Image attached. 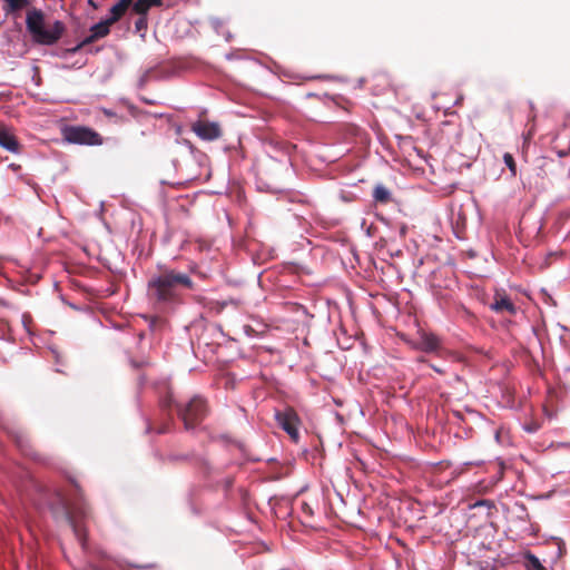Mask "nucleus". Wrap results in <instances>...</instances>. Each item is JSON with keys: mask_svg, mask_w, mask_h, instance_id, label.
<instances>
[{"mask_svg": "<svg viewBox=\"0 0 570 570\" xmlns=\"http://www.w3.org/2000/svg\"><path fill=\"white\" fill-rule=\"evenodd\" d=\"M229 38H230V35H229V33H227V35H226V40L228 41V40H229Z\"/></svg>", "mask_w": 570, "mask_h": 570, "instance_id": "nucleus-26", "label": "nucleus"}, {"mask_svg": "<svg viewBox=\"0 0 570 570\" xmlns=\"http://www.w3.org/2000/svg\"><path fill=\"white\" fill-rule=\"evenodd\" d=\"M161 0H137L134 3V11L138 14H147L148 10L154 6H160Z\"/></svg>", "mask_w": 570, "mask_h": 570, "instance_id": "nucleus-12", "label": "nucleus"}, {"mask_svg": "<svg viewBox=\"0 0 570 570\" xmlns=\"http://www.w3.org/2000/svg\"><path fill=\"white\" fill-rule=\"evenodd\" d=\"M77 515H85V512L78 509L75 504L67 508V520L71 527L76 538L80 542L83 549H86V534L85 529L77 521Z\"/></svg>", "mask_w": 570, "mask_h": 570, "instance_id": "nucleus-8", "label": "nucleus"}, {"mask_svg": "<svg viewBox=\"0 0 570 570\" xmlns=\"http://www.w3.org/2000/svg\"><path fill=\"white\" fill-rule=\"evenodd\" d=\"M126 9L122 8V3H115L110 10L108 16L106 17L109 22H116L118 19L121 18V16L125 13Z\"/></svg>", "mask_w": 570, "mask_h": 570, "instance_id": "nucleus-14", "label": "nucleus"}, {"mask_svg": "<svg viewBox=\"0 0 570 570\" xmlns=\"http://www.w3.org/2000/svg\"><path fill=\"white\" fill-rule=\"evenodd\" d=\"M435 372L438 373H442L443 371L434 365L431 366Z\"/></svg>", "mask_w": 570, "mask_h": 570, "instance_id": "nucleus-23", "label": "nucleus"}, {"mask_svg": "<svg viewBox=\"0 0 570 570\" xmlns=\"http://www.w3.org/2000/svg\"><path fill=\"white\" fill-rule=\"evenodd\" d=\"M474 507H488L492 508L493 503L490 500H479L474 503Z\"/></svg>", "mask_w": 570, "mask_h": 570, "instance_id": "nucleus-21", "label": "nucleus"}, {"mask_svg": "<svg viewBox=\"0 0 570 570\" xmlns=\"http://www.w3.org/2000/svg\"><path fill=\"white\" fill-rule=\"evenodd\" d=\"M193 288L194 282L188 274L170 267H160L147 284L149 299L163 306L177 303L183 289Z\"/></svg>", "mask_w": 570, "mask_h": 570, "instance_id": "nucleus-1", "label": "nucleus"}, {"mask_svg": "<svg viewBox=\"0 0 570 570\" xmlns=\"http://www.w3.org/2000/svg\"><path fill=\"white\" fill-rule=\"evenodd\" d=\"M275 420L279 428H282L294 441L299 438L298 432V416L292 409L275 412Z\"/></svg>", "mask_w": 570, "mask_h": 570, "instance_id": "nucleus-5", "label": "nucleus"}, {"mask_svg": "<svg viewBox=\"0 0 570 570\" xmlns=\"http://www.w3.org/2000/svg\"><path fill=\"white\" fill-rule=\"evenodd\" d=\"M490 570H497V569L492 568V569H490Z\"/></svg>", "mask_w": 570, "mask_h": 570, "instance_id": "nucleus-27", "label": "nucleus"}, {"mask_svg": "<svg viewBox=\"0 0 570 570\" xmlns=\"http://www.w3.org/2000/svg\"><path fill=\"white\" fill-rule=\"evenodd\" d=\"M503 161L505 166L509 168L512 176H517V164L514 161V158L511 154L505 153L503 155Z\"/></svg>", "mask_w": 570, "mask_h": 570, "instance_id": "nucleus-17", "label": "nucleus"}, {"mask_svg": "<svg viewBox=\"0 0 570 570\" xmlns=\"http://www.w3.org/2000/svg\"><path fill=\"white\" fill-rule=\"evenodd\" d=\"M7 7L6 11L14 12L28 4V0H4Z\"/></svg>", "mask_w": 570, "mask_h": 570, "instance_id": "nucleus-15", "label": "nucleus"}, {"mask_svg": "<svg viewBox=\"0 0 570 570\" xmlns=\"http://www.w3.org/2000/svg\"><path fill=\"white\" fill-rule=\"evenodd\" d=\"M490 308L494 312H503V311H507L509 312L510 314H515V306L514 304L505 296L503 297H500L498 299H495L491 305H490Z\"/></svg>", "mask_w": 570, "mask_h": 570, "instance_id": "nucleus-11", "label": "nucleus"}, {"mask_svg": "<svg viewBox=\"0 0 570 570\" xmlns=\"http://www.w3.org/2000/svg\"><path fill=\"white\" fill-rule=\"evenodd\" d=\"M112 24V22H109L107 18L102 19L101 21L97 22L90 28V35L87 36L78 46L72 48L71 52H77L80 48L83 46L91 43L96 41L97 39H100L109 33V28Z\"/></svg>", "mask_w": 570, "mask_h": 570, "instance_id": "nucleus-6", "label": "nucleus"}, {"mask_svg": "<svg viewBox=\"0 0 570 570\" xmlns=\"http://www.w3.org/2000/svg\"><path fill=\"white\" fill-rule=\"evenodd\" d=\"M174 403H175V401L173 400V397L171 396H167L166 399H164L161 401V407L164 410H166V409L170 407Z\"/></svg>", "mask_w": 570, "mask_h": 570, "instance_id": "nucleus-20", "label": "nucleus"}, {"mask_svg": "<svg viewBox=\"0 0 570 570\" xmlns=\"http://www.w3.org/2000/svg\"><path fill=\"white\" fill-rule=\"evenodd\" d=\"M26 28L36 45L52 46L62 37L66 27L60 20L47 22L40 9L32 8L26 16Z\"/></svg>", "mask_w": 570, "mask_h": 570, "instance_id": "nucleus-2", "label": "nucleus"}, {"mask_svg": "<svg viewBox=\"0 0 570 570\" xmlns=\"http://www.w3.org/2000/svg\"><path fill=\"white\" fill-rule=\"evenodd\" d=\"M391 191L382 184H379L374 187L373 198L376 203H387L391 200Z\"/></svg>", "mask_w": 570, "mask_h": 570, "instance_id": "nucleus-13", "label": "nucleus"}, {"mask_svg": "<svg viewBox=\"0 0 570 570\" xmlns=\"http://www.w3.org/2000/svg\"><path fill=\"white\" fill-rule=\"evenodd\" d=\"M193 131L203 140H215L220 136V128L216 122L196 121L191 126Z\"/></svg>", "mask_w": 570, "mask_h": 570, "instance_id": "nucleus-7", "label": "nucleus"}, {"mask_svg": "<svg viewBox=\"0 0 570 570\" xmlns=\"http://www.w3.org/2000/svg\"><path fill=\"white\" fill-rule=\"evenodd\" d=\"M178 416L183 420L185 430L193 431L207 414V405L204 399L196 395L187 403H175Z\"/></svg>", "mask_w": 570, "mask_h": 570, "instance_id": "nucleus-3", "label": "nucleus"}, {"mask_svg": "<svg viewBox=\"0 0 570 570\" xmlns=\"http://www.w3.org/2000/svg\"><path fill=\"white\" fill-rule=\"evenodd\" d=\"M210 23L213 28L216 30V32L219 33V28L223 27V22L218 18H212Z\"/></svg>", "mask_w": 570, "mask_h": 570, "instance_id": "nucleus-19", "label": "nucleus"}, {"mask_svg": "<svg viewBox=\"0 0 570 570\" xmlns=\"http://www.w3.org/2000/svg\"><path fill=\"white\" fill-rule=\"evenodd\" d=\"M65 139L70 144L95 146L100 145L98 132L87 127H69L63 132Z\"/></svg>", "mask_w": 570, "mask_h": 570, "instance_id": "nucleus-4", "label": "nucleus"}, {"mask_svg": "<svg viewBox=\"0 0 570 570\" xmlns=\"http://www.w3.org/2000/svg\"><path fill=\"white\" fill-rule=\"evenodd\" d=\"M527 560V567L529 570H546V568L541 564L540 560L535 556L528 554Z\"/></svg>", "mask_w": 570, "mask_h": 570, "instance_id": "nucleus-16", "label": "nucleus"}, {"mask_svg": "<svg viewBox=\"0 0 570 570\" xmlns=\"http://www.w3.org/2000/svg\"><path fill=\"white\" fill-rule=\"evenodd\" d=\"M131 1L132 0H118V3H122V8L127 10L128 7L131 4Z\"/></svg>", "mask_w": 570, "mask_h": 570, "instance_id": "nucleus-22", "label": "nucleus"}, {"mask_svg": "<svg viewBox=\"0 0 570 570\" xmlns=\"http://www.w3.org/2000/svg\"><path fill=\"white\" fill-rule=\"evenodd\" d=\"M0 147L17 154L19 151V142L17 138L6 128H0Z\"/></svg>", "mask_w": 570, "mask_h": 570, "instance_id": "nucleus-10", "label": "nucleus"}, {"mask_svg": "<svg viewBox=\"0 0 570 570\" xmlns=\"http://www.w3.org/2000/svg\"><path fill=\"white\" fill-rule=\"evenodd\" d=\"M417 334L419 337L415 343V348L425 353H434L439 351L441 347V341L435 334L425 331H419Z\"/></svg>", "mask_w": 570, "mask_h": 570, "instance_id": "nucleus-9", "label": "nucleus"}, {"mask_svg": "<svg viewBox=\"0 0 570 570\" xmlns=\"http://www.w3.org/2000/svg\"><path fill=\"white\" fill-rule=\"evenodd\" d=\"M525 430H527L528 432H534V431H535V429H534V428H532V426L525 428Z\"/></svg>", "mask_w": 570, "mask_h": 570, "instance_id": "nucleus-24", "label": "nucleus"}, {"mask_svg": "<svg viewBox=\"0 0 570 570\" xmlns=\"http://www.w3.org/2000/svg\"><path fill=\"white\" fill-rule=\"evenodd\" d=\"M140 17L135 22V28L138 32H142L147 29V14H139Z\"/></svg>", "mask_w": 570, "mask_h": 570, "instance_id": "nucleus-18", "label": "nucleus"}, {"mask_svg": "<svg viewBox=\"0 0 570 570\" xmlns=\"http://www.w3.org/2000/svg\"><path fill=\"white\" fill-rule=\"evenodd\" d=\"M166 431H167V429H161V430H159L158 433H165Z\"/></svg>", "mask_w": 570, "mask_h": 570, "instance_id": "nucleus-25", "label": "nucleus"}]
</instances>
